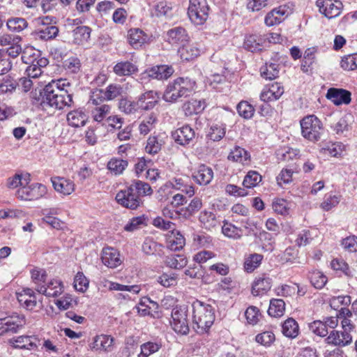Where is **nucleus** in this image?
Masks as SVG:
<instances>
[{
	"instance_id": "f257e3e1",
	"label": "nucleus",
	"mask_w": 357,
	"mask_h": 357,
	"mask_svg": "<svg viewBox=\"0 0 357 357\" xmlns=\"http://www.w3.org/2000/svg\"><path fill=\"white\" fill-rule=\"evenodd\" d=\"M192 308L194 330L199 334L207 333L215 321L213 307L210 304L195 300Z\"/></svg>"
},
{
	"instance_id": "f03ea898",
	"label": "nucleus",
	"mask_w": 357,
	"mask_h": 357,
	"mask_svg": "<svg viewBox=\"0 0 357 357\" xmlns=\"http://www.w3.org/2000/svg\"><path fill=\"white\" fill-rule=\"evenodd\" d=\"M196 89V82L189 77H178L169 82L164 91L162 99L169 103H174L182 98H186Z\"/></svg>"
},
{
	"instance_id": "7ed1b4c3",
	"label": "nucleus",
	"mask_w": 357,
	"mask_h": 357,
	"mask_svg": "<svg viewBox=\"0 0 357 357\" xmlns=\"http://www.w3.org/2000/svg\"><path fill=\"white\" fill-rule=\"evenodd\" d=\"M51 87V86H45L43 89L41 105L44 109L50 107L56 109H61L72 105L73 97L68 91L57 89L53 90Z\"/></svg>"
},
{
	"instance_id": "20e7f679",
	"label": "nucleus",
	"mask_w": 357,
	"mask_h": 357,
	"mask_svg": "<svg viewBox=\"0 0 357 357\" xmlns=\"http://www.w3.org/2000/svg\"><path fill=\"white\" fill-rule=\"evenodd\" d=\"M301 135L307 140L316 142L320 140L324 132L323 123L315 115H307L301 121Z\"/></svg>"
},
{
	"instance_id": "39448f33",
	"label": "nucleus",
	"mask_w": 357,
	"mask_h": 357,
	"mask_svg": "<svg viewBox=\"0 0 357 357\" xmlns=\"http://www.w3.org/2000/svg\"><path fill=\"white\" fill-rule=\"evenodd\" d=\"M209 6L206 0H189L188 15L196 25L204 24L208 17Z\"/></svg>"
},
{
	"instance_id": "423d86ee",
	"label": "nucleus",
	"mask_w": 357,
	"mask_h": 357,
	"mask_svg": "<svg viewBox=\"0 0 357 357\" xmlns=\"http://www.w3.org/2000/svg\"><path fill=\"white\" fill-rule=\"evenodd\" d=\"M171 326L178 334L187 335L189 332L188 310L185 306H176L172 311Z\"/></svg>"
},
{
	"instance_id": "0eeeda50",
	"label": "nucleus",
	"mask_w": 357,
	"mask_h": 357,
	"mask_svg": "<svg viewBox=\"0 0 357 357\" xmlns=\"http://www.w3.org/2000/svg\"><path fill=\"white\" fill-rule=\"evenodd\" d=\"M115 199L121 206L132 210L137 208L142 204L141 197L130 185L126 188L121 190L116 194Z\"/></svg>"
},
{
	"instance_id": "6e6552de",
	"label": "nucleus",
	"mask_w": 357,
	"mask_h": 357,
	"mask_svg": "<svg viewBox=\"0 0 357 357\" xmlns=\"http://www.w3.org/2000/svg\"><path fill=\"white\" fill-rule=\"evenodd\" d=\"M38 25H43V27L38 28L34 31L36 39L41 40H50L56 38L59 33V29L56 26L50 25V17H39L36 20Z\"/></svg>"
},
{
	"instance_id": "1a4fd4ad",
	"label": "nucleus",
	"mask_w": 357,
	"mask_h": 357,
	"mask_svg": "<svg viewBox=\"0 0 357 357\" xmlns=\"http://www.w3.org/2000/svg\"><path fill=\"white\" fill-rule=\"evenodd\" d=\"M316 5L319 13L328 19L338 17L343 10V4L340 0H317Z\"/></svg>"
},
{
	"instance_id": "9d476101",
	"label": "nucleus",
	"mask_w": 357,
	"mask_h": 357,
	"mask_svg": "<svg viewBox=\"0 0 357 357\" xmlns=\"http://www.w3.org/2000/svg\"><path fill=\"white\" fill-rule=\"evenodd\" d=\"M47 192L46 187L41 183H33L29 186L20 188L16 196L22 200H36L43 197Z\"/></svg>"
},
{
	"instance_id": "9b49d317",
	"label": "nucleus",
	"mask_w": 357,
	"mask_h": 357,
	"mask_svg": "<svg viewBox=\"0 0 357 357\" xmlns=\"http://www.w3.org/2000/svg\"><path fill=\"white\" fill-rule=\"evenodd\" d=\"M8 344L15 349L36 350L40 344V340L35 335H23L8 340Z\"/></svg>"
},
{
	"instance_id": "f8f14e48",
	"label": "nucleus",
	"mask_w": 357,
	"mask_h": 357,
	"mask_svg": "<svg viewBox=\"0 0 357 357\" xmlns=\"http://www.w3.org/2000/svg\"><path fill=\"white\" fill-rule=\"evenodd\" d=\"M26 324L24 316L8 317L0 319V336L6 333H16Z\"/></svg>"
},
{
	"instance_id": "ddd939ff",
	"label": "nucleus",
	"mask_w": 357,
	"mask_h": 357,
	"mask_svg": "<svg viewBox=\"0 0 357 357\" xmlns=\"http://www.w3.org/2000/svg\"><path fill=\"white\" fill-rule=\"evenodd\" d=\"M174 73V69L172 66L167 65H160L153 66L145 70L140 75V79L144 80L147 78L156 79H167Z\"/></svg>"
},
{
	"instance_id": "4468645a",
	"label": "nucleus",
	"mask_w": 357,
	"mask_h": 357,
	"mask_svg": "<svg viewBox=\"0 0 357 357\" xmlns=\"http://www.w3.org/2000/svg\"><path fill=\"white\" fill-rule=\"evenodd\" d=\"M195 132L188 125H185L172 132V137L178 144L187 146L194 139Z\"/></svg>"
},
{
	"instance_id": "2eb2a0df",
	"label": "nucleus",
	"mask_w": 357,
	"mask_h": 357,
	"mask_svg": "<svg viewBox=\"0 0 357 357\" xmlns=\"http://www.w3.org/2000/svg\"><path fill=\"white\" fill-rule=\"evenodd\" d=\"M160 100L159 93L156 91H147L137 98V104L141 110L148 111L153 109Z\"/></svg>"
},
{
	"instance_id": "dca6fc26",
	"label": "nucleus",
	"mask_w": 357,
	"mask_h": 357,
	"mask_svg": "<svg viewBox=\"0 0 357 357\" xmlns=\"http://www.w3.org/2000/svg\"><path fill=\"white\" fill-rule=\"evenodd\" d=\"M64 291V286L62 281L56 279H52L46 281L43 286H39L38 292L45 295L47 297H58Z\"/></svg>"
},
{
	"instance_id": "f3484780",
	"label": "nucleus",
	"mask_w": 357,
	"mask_h": 357,
	"mask_svg": "<svg viewBox=\"0 0 357 357\" xmlns=\"http://www.w3.org/2000/svg\"><path fill=\"white\" fill-rule=\"evenodd\" d=\"M289 14L290 11L287 6H280L267 13L264 19L265 24L268 26L279 24L284 21Z\"/></svg>"
},
{
	"instance_id": "a211bd4d",
	"label": "nucleus",
	"mask_w": 357,
	"mask_h": 357,
	"mask_svg": "<svg viewBox=\"0 0 357 357\" xmlns=\"http://www.w3.org/2000/svg\"><path fill=\"white\" fill-rule=\"evenodd\" d=\"M328 344L339 347L349 345L352 342V337L348 331H332L326 339Z\"/></svg>"
},
{
	"instance_id": "6ab92c4d",
	"label": "nucleus",
	"mask_w": 357,
	"mask_h": 357,
	"mask_svg": "<svg viewBox=\"0 0 357 357\" xmlns=\"http://www.w3.org/2000/svg\"><path fill=\"white\" fill-rule=\"evenodd\" d=\"M351 93L343 89L331 88L328 90L326 98L335 105H348L351 102Z\"/></svg>"
},
{
	"instance_id": "aec40b11",
	"label": "nucleus",
	"mask_w": 357,
	"mask_h": 357,
	"mask_svg": "<svg viewBox=\"0 0 357 357\" xmlns=\"http://www.w3.org/2000/svg\"><path fill=\"white\" fill-rule=\"evenodd\" d=\"M51 182L54 189L59 193L66 196L75 191V183L73 181L61 176H53Z\"/></svg>"
},
{
	"instance_id": "412c9836",
	"label": "nucleus",
	"mask_w": 357,
	"mask_h": 357,
	"mask_svg": "<svg viewBox=\"0 0 357 357\" xmlns=\"http://www.w3.org/2000/svg\"><path fill=\"white\" fill-rule=\"evenodd\" d=\"M284 93V88L280 83L274 82L266 86L260 94V99L264 102L273 101L279 99Z\"/></svg>"
},
{
	"instance_id": "4be33fe9",
	"label": "nucleus",
	"mask_w": 357,
	"mask_h": 357,
	"mask_svg": "<svg viewBox=\"0 0 357 357\" xmlns=\"http://www.w3.org/2000/svg\"><path fill=\"white\" fill-rule=\"evenodd\" d=\"M192 178L200 185H206L213 178V171L205 165H199L192 173Z\"/></svg>"
},
{
	"instance_id": "5701e85b",
	"label": "nucleus",
	"mask_w": 357,
	"mask_h": 357,
	"mask_svg": "<svg viewBox=\"0 0 357 357\" xmlns=\"http://www.w3.org/2000/svg\"><path fill=\"white\" fill-rule=\"evenodd\" d=\"M202 49L197 43H188L182 45L178 50V54L181 60L192 61L197 58L202 53Z\"/></svg>"
},
{
	"instance_id": "b1692460",
	"label": "nucleus",
	"mask_w": 357,
	"mask_h": 357,
	"mask_svg": "<svg viewBox=\"0 0 357 357\" xmlns=\"http://www.w3.org/2000/svg\"><path fill=\"white\" fill-rule=\"evenodd\" d=\"M101 259L105 266L112 268L117 267L122 262L119 252L110 247L103 248Z\"/></svg>"
},
{
	"instance_id": "393cba45",
	"label": "nucleus",
	"mask_w": 357,
	"mask_h": 357,
	"mask_svg": "<svg viewBox=\"0 0 357 357\" xmlns=\"http://www.w3.org/2000/svg\"><path fill=\"white\" fill-rule=\"evenodd\" d=\"M271 279L266 275H261L254 280L252 287V294L255 296L264 295L271 289Z\"/></svg>"
},
{
	"instance_id": "a878e982",
	"label": "nucleus",
	"mask_w": 357,
	"mask_h": 357,
	"mask_svg": "<svg viewBox=\"0 0 357 357\" xmlns=\"http://www.w3.org/2000/svg\"><path fill=\"white\" fill-rule=\"evenodd\" d=\"M67 121L71 127H82L88 121V116L83 109L79 108L68 113Z\"/></svg>"
},
{
	"instance_id": "bb28decb",
	"label": "nucleus",
	"mask_w": 357,
	"mask_h": 357,
	"mask_svg": "<svg viewBox=\"0 0 357 357\" xmlns=\"http://www.w3.org/2000/svg\"><path fill=\"white\" fill-rule=\"evenodd\" d=\"M147 40V34L139 28L130 29L128 32V41L134 49L141 47Z\"/></svg>"
},
{
	"instance_id": "cd10ccee",
	"label": "nucleus",
	"mask_w": 357,
	"mask_h": 357,
	"mask_svg": "<svg viewBox=\"0 0 357 357\" xmlns=\"http://www.w3.org/2000/svg\"><path fill=\"white\" fill-rule=\"evenodd\" d=\"M93 349L109 352L114 347V338L107 335H98L94 337L91 346Z\"/></svg>"
},
{
	"instance_id": "c85d7f7f",
	"label": "nucleus",
	"mask_w": 357,
	"mask_h": 357,
	"mask_svg": "<svg viewBox=\"0 0 357 357\" xmlns=\"http://www.w3.org/2000/svg\"><path fill=\"white\" fill-rule=\"evenodd\" d=\"M250 158L249 152L239 146H235L227 156L229 160L238 162L243 165H249Z\"/></svg>"
},
{
	"instance_id": "c756f323",
	"label": "nucleus",
	"mask_w": 357,
	"mask_h": 357,
	"mask_svg": "<svg viewBox=\"0 0 357 357\" xmlns=\"http://www.w3.org/2000/svg\"><path fill=\"white\" fill-rule=\"evenodd\" d=\"M189 38L186 30L181 26H176L167 31L166 40L170 44H178L187 41Z\"/></svg>"
},
{
	"instance_id": "7c9ffc66",
	"label": "nucleus",
	"mask_w": 357,
	"mask_h": 357,
	"mask_svg": "<svg viewBox=\"0 0 357 357\" xmlns=\"http://www.w3.org/2000/svg\"><path fill=\"white\" fill-rule=\"evenodd\" d=\"M185 245V239L180 231L172 229L167 239V247L172 251H178Z\"/></svg>"
},
{
	"instance_id": "2f4dec72",
	"label": "nucleus",
	"mask_w": 357,
	"mask_h": 357,
	"mask_svg": "<svg viewBox=\"0 0 357 357\" xmlns=\"http://www.w3.org/2000/svg\"><path fill=\"white\" fill-rule=\"evenodd\" d=\"M91 29L87 26L76 27L73 31V43L77 45H84L89 42Z\"/></svg>"
},
{
	"instance_id": "473e14b6",
	"label": "nucleus",
	"mask_w": 357,
	"mask_h": 357,
	"mask_svg": "<svg viewBox=\"0 0 357 357\" xmlns=\"http://www.w3.org/2000/svg\"><path fill=\"white\" fill-rule=\"evenodd\" d=\"M157 114L152 112L145 116L139 125V131L141 135H146L154 129L158 123Z\"/></svg>"
},
{
	"instance_id": "72a5a7b5",
	"label": "nucleus",
	"mask_w": 357,
	"mask_h": 357,
	"mask_svg": "<svg viewBox=\"0 0 357 357\" xmlns=\"http://www.w3.org/2000/svg\"><path fill=\"white\" fill-rule=\"evenodd\" d=\"M264 42L265 39L261 36L250 35L245 38L243 46L247 50L255 52L262 50Z\"/></svg>"
},
{
	"instance_id": "f704fd0d",
	"label": "nucleus",
	"mask_w": 357,
	"mask_h": 357,
	"mask_svg": "<svg viewBox=\"0 0 357 357\" xmlns=\"http://www.w3.org/2000/svg\"><path fill=\"white\" fill-rule=\"evenodd\" d=\"M137 70L135 64L128 61L118 62L113 68L114 73L118 76H129Z\"/></svg>"
},
{
	"instance_id": "c9c22d12",
	"label": "nucleus",
	"mask_w": 357,
	"mask_h": 357,
	"mask_svg": "<svg viewBox=\"0 0 357 357\" xmlns=\"http://www.w3.org/2000/svg\"><path fill=\"white\" fill-rule=\"evenodd\" d=\"M354 316L347 307H342L338 311V317L341 320V324L344 331H351L354 328L355 324L351 319Z\"/></svg>"
},
{
	"instance_id": "e433bc0d",
	"label": "nucleus",
	"mask_w": 357,
	"mask_h": 357,
	"mask_svg": "<svg viewBox=\"0 0 357 357\" xmlns=\"http://www.w3.org/2000/svg\"><path fill=\"white\" fill-rule=\"evenodd\" d=\"M282 334L289 338H295L298 335V324L293 318H288L282 324Z\"/></svg>"
},
{
	"instance_id": "4c0bfd02",
	"label": "nucleus",
	"mask_w": 357,
	"mask_h": 357,
	"mask_svg": "<svg viewBox=\"0 0 357 357\" xmlns=\"http://www.w3.org/2000/svg\"><path fill=\"white\" fill-rule=\"evenodd\" d=\"M226 133L225 124L218 123L211 126L209 130L206 135L208 139L213 142H219L221 140Z\"/></svg>"
},
{
	"instance_id": "58836bf2",
	"label": "nucleus",
	"mask_w": 357,
	"mask_h": 357,
	"mask_svg": "<svg viewBox=\"0 0 357 357\" xmlns=\"http://www.w3.org/2000/svg\"><path fill=\"white\" fill-rule=\"evenodd\" d=\"M205 101L202 100L192 99L185 102L183 110L186 115H192L201 113L205 108Z\"/></svg>"
},
{
	"instance_id": "ea45409f",
	"label": "nucleus",
	"mask_w": 357,
	"mask_h": 357,
	"mask_svg": "<svg viewBox=\"0 0 357 357\" xmlns=\"http://www.w3.org/2000/svg\"><path fill=\"white\" fill-rule=\"evenodd\" d=\"M331 268L340 275H344L348 278H352L354 272L349 266L348 264L342 259H334L331 262Z\"/></svg>"
},
{
	"instance_id": "a19ab883",
	"label": "nucleus",
	"mask_w": 357,
	"mask_h": 357,
	"mask_svg": "<svg viewBox=\"0 0 357 357\" xmlns=\"http://www.w3.org/2000/svg\"><path fill=\"white\" fill-rule=\"evenodd\" d=\"M164 143L159 136L151 135L147 139L145 151L149 154L155 155L161 150Z\"/></svg>"
},
{
	"instance_id": "79ce46f5",
	"label": "nucleus",
	"mask_w": 357,
	"mask_h": 357,
	"mask_svg": "<svg viewBox=\"0 0 357 357\" xmlns=\"http://www.w3.org/2000/svg\"><path fill=\"white\" fill-rule=\"evenodd\" d=\"M165 265L171 268L181 269L187 265V259L181 255L167 256L164 261Z\"/></svg>"
},
{
	"instance_id": "37998d69",
	"label": "nucleus",
	"mask_w": 357,
	"mask_h": 357,
	"mask_svg": "<svg viewBox=\"0 0 357 357\" xmlns=\"http://www.w3.org/2000/svg\"><path fill=\"white\" fill-rule=\"evenodd\" d=\"M22 60L26 63L33 62L34 66L40 68L41 70L43 68L46 67L49 63V61L47 58L42 57L39 54H37V56L35 57V54H29L28 51L23 52Z\"/></svg>"
},
{
	"instance_id": "c03bdc74",
	"label": "nucleus",
	"mask_w": 357,
	"mask_h": 357,
	"mask_svg": "<svg viewBox=\"0 0 357 357\" xmlns=\"http://www.w3.org/2000/svg\"><path fill=\"white\" fill-rule=\"evenodd\" d=\"M199 221L202 224L203 227L207 229L215 227L219 223L215 215L213 213L207 211L201 212L199 215Z\"/></svg>"
},
{
	"instance_id": "a18cd8bd",
	"label": "nucleus",
	"mask_w": 357,
	"mask_h": 357,
	"mask_svg": "<svg viewBox=\"0 0 357 357\" xmlns=\"http://www.w3.org/2000/svg\"><path fill=\"white\" fill-rule=\"evenodd\" d=\"M263 259V256L259 254L254 253L250 255L245 259L244 270L248 273L253 272L259 266Z\"/></svg>"
},
{
	"instance_id": "49530a36",
	"label": "nucleus",
	"mask_w": 357,
	"mask_h": 357,
	"mask_svg": "<svg viewBox=\"0 0 357 357\" xmlns=\"http://www.w3.org/2000/svg\"><path fill=\"white\" fill-rule=\"evenodd\" d=\"M7 28L13 32H21L28 26V22L23 17H11L6 22Z\"/></svg>"
},
{
	"instance_id": "de8ad7c7",
	"label": "nucleus",
	"mask_w": 357,
	"mask_h": 357,
	"mask_svg": "<svg viewBox=\"0 0 357 357\" xmlns=\"http://www.w3.org/2000/svg\"><path fill=\"white\" fill-rule=\"evenodd\" d=\"M285 310V303L282 299L273 298L271 300L268 313L271 317H281Z\"/></svg>"
},
{
	"instance_id": "09e8293b",
	"label": "nucleus",
	"mask_w": 357,
	"mask_h": 357,
	"mask_svg": "<svg viewBox=\"0 0 357 357\" xmlns=\"http://www.w3.org/2000/svg\"><path fill=\"white\" fill-rule=\"evenodd\" d=\"M309 279L316 289H322L327 283V277L321 271L314 270L309 273Z\"/></svg>"
},
{
	"instance_id": "8fccbe9b",
	"label": "nucleus",
	"mask_w": 357,
	"mask_h": 357,
	"mask_svg": "<svg viewBox=\"0 0 357 357\" xmlns=\"http://www.w3.org/2000/svg\"><path fill=\"white\" fill-rule=\"evenodd\" d=\"M128 166L127 160L113 158L107 163V168L115 175H119L123 173Z\"/></svg>"
},
{
	"instance_id": "3c124183",
	"label": "nucleus",
	"mask_w": 357,
	"mask_h": 357,
	"mask_svg": "<svg viewBox=\"0 0 357 357\" xmlns=\"http://www.w3.org/2000/svg\"><path fill=\"white\" fill-rule=\"evenodd\" d=\"M110 111L111 106L109 105L94 107L91 109V116L93 121L100 123L104 119H107V116L110 113Z\"/></svg>"
},
{
	"instance_id": "603ef678",
	"label": "nucleus",
	"mask_w": 357,
	"mask_h": 357,
	"mask_svg": "<svg viewBox=\"0 0 357 357\" xmlns=\"http://www.w3.org/2000/svg\"><path fill=\"white\" fill-rule=\"evenodd\" d=\"M261 75L266 79H273L279 75L278 65L275 63H266V65L260 69Z\"/></svg>"
},
{
	"instance_id": "864d4df0",
	"label": "nucleus",
	"mask_w": 357,
	"mask_h": 357,
	"mask_svg": "<svg viewBox=\"0 0 357 357\" xmlns=\"http://www.w3.org/2000/svg\"><path fill=\"white\" fill-rule=\"evenodd\" d=\"M222 234L230 238L238 239L240 238L242 235V229L234 225L231 223L225 222L222 227Z\"/></svg>"
},
{
	"instance_id": "5fc2aeb1",
	"label": "nucleus",
	"mask_w": 357,
	"mask_h": 357,
	"mask_svg": "<svg viewBox=\"0 0 357 357\" xmlns=\"http://www.w3.org/2000/svg\"><path fill=\"white\" fill-rule=\"evenodd\" d=\"M262 177L257 171H249L244 177L243 185L246 188H252L257 186Z\"/></svg>"
},
{
	"instance_id": "6e6d98bb",
	"label": "nucleus",
	"mask_w": 357,
	"mask_h": 357,
	"mask_svg": "<svg viewBox=\"0 0 357 357\" xmlns=\"http://www.w3.org/2000/svg\"><path fill=\"white\" fill-rule=\"evenodd\" d=\"M340 201V196L333 192L325 195L324 201L321 204V207L324 211H328L337 206Z\"/></svg>"
},
{
	"instance_id": "4d7b16f0",
	"label": "nucleus",
	"mask_w": 357,
	"mask_h": 357,
	"mask_svg": "<svg viewBox=\"0 0 357 357\" xmlns=\"http://www.w3.org/2000/svg\"><path fill=\"white\" fill-rule=\"evenodd\" d=\"M161 344L153 342H147L141 345V352L138 357H149L150 355L157 352L161 348Z\"/></svg>"
},
{
	"instance_id": "13d9d810",
	"label": "nucleus",
	"mask_w": 357,
	"mask_h": 357,
	"mask_svg": "<svg viewBox=\"0 0 357 357\" xmlns=\"http://www.w3.org/2000/svg\"><path fill=\"white\" fill-rule=\"evenodd\" d=\"M298 251L294 247L289 246L282 253L278 255L279 260L282 263L294 262L298 257Z\"/></svg>"
},
{
	"instance_id": "bf43d9fd",
	"label": "nucleus",
	"mask_w": 357,
	"mask_h": 357,
	"mask_svg": "<svg viewBox=\"0 0 357 357\" xmlns=\"http://www.w3.org/2000/svg\"><path fill=\"white\" fill-rule=\"evenodd\" d=\"M238 114L245 119H251L255 113V109L247 101L240 102L236 107Z\"/></svg>"
},
{
	"instance_id": "052dcab7",
	"label": "nucleus",
	"mask_w": 357,
	"mask_h": 357,
	"mask_svg": "<svg viewBox=\"0 0 357 357\" xmlns=\"http://www.w3.org/2000/svg\"><path fill=\"white\" fill-rule=\"evenodd\" d=\"M162 245L151 238H146L142 244L143 252L148 255H155L160 250Z\"/></svg>"
},
{
	"instance_id": "680f3d73",
	"label": "nucleus",
	"mask_w": 357,
	"mask_h": 357,
	"mask_svg": "<svg viewBox=\"0 0 357 357\" xmlns=\"http://www.w3.org/2000/svg\"><path fill=\"white\" fill-rule=\"evenodd\" d=\"M299 150L287 147L278 152V158L284 162H289L298 158L299 155Z\"/></svg>"
},
{
	"instance_id": "e2e57ef3",
	"label": "nucleus",
	"mask_w": 357,
	"mask_h": 357,
	"mask_svg": "<svg viewBox=\"0 0 357 357\" xmlns=\"http://www.w3.org/2000/svg\"><path fill=\"white\" fill-rule=\"evenodd\" d=\"M172 6L167 1H160L155 3L153 8V15L157 17L168 16L171 14Z\"/></svg>"
},
{
	"instance_id": "0e129e2a",
	"label": "nucleus",
	"mask_w": 357,
	"mask_h": 357,
	"mask_svg": "<svg viewBox=\"0 0 357 357\" xmlns=\"http://www.w3.org/2000/svg\"><path fill=\"white\" fill-rule=\"evenodd\" d=\"M119 109L126 114L135 113L139 109L137 101H131L127 99H121L119 102Z\"/></svg>"
},
{
	"instance_id": "69168bd1",
	"label": "nucleus",
	"mask_w": 357,
	"mask_h": 357,
	"mask_svg": "<svg viewBox=\"0 0 357 357\" xmlns=\"http://www.w3.org/2000/svg\"><path fill=\"white\" fill-rule=\"evenodd\" d=\"M31 279L38 291L39 286H43L47 280V273L43 269H33L31 272Z\"/></svg>"
},
{
	"instance_id": "338daca9",
	"label": "nucleus",
	"mask_w": 357,
	"mask_h": 357,
	"mask_svg": "<svg viewBox=\"0 0 357 357\" xmlns=\"http://www.w3.org/2000/svg\"><path fill=\"white\" fill-rule=\"evenodd\" d=\"M63 66L68 73L77 74L81 68L80 60L76 56H71L64 61Z\"/></svg>"
},
{
	"instance_id": "774afa93",
	"label": "nucleus",
	"mask_w": 357,
	"mask_h": 357,
	"mask_svg": "<svg viewBox=\"0 0 357 357\" xmlns=\"http://www.w3.org/2000/svg\"><path fill=\"white\" fill-rule=\"evenodd\" d=\"M341 67L345 70H354L357 68V54H349L341 60Z\"/></svg>"
}]
</instances>
